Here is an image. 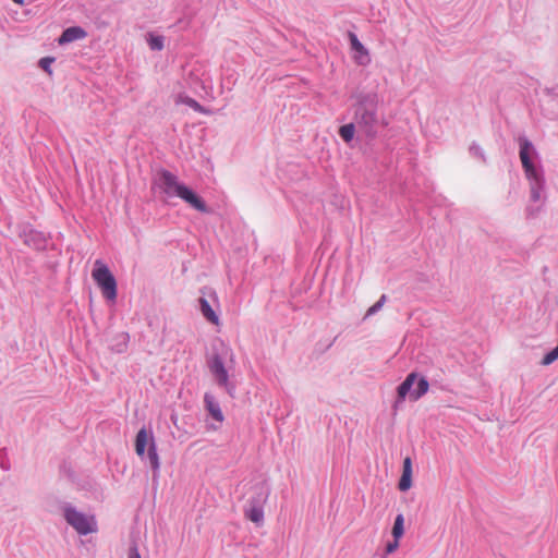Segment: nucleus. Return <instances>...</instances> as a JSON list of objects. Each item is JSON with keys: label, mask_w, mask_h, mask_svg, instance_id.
<instances>
[{"label": "nucleus", "mask_w": 558, "mask_h": 558, "mask_svg": "<svg viewBox=\"0 0 558 558\" xmlns=\"http://www.w3.org/2000/svg\"><path fill=\"white\" fill-rule=\"evenodd\" d=\"M156 186L165 194V199L179 197L189 204L192 208L207 213L206 203L193 190L182 183L173 173L162 170L156 180Z\"/></svg>", "instance_id": "f257e3e1"}, {"label": "nucleus", "mask_w": 558, "mask_h": 558, "mask_svg": "<svg viewBox=\"0 0 558 558\" xmlns=\"http://www.w3.org/2000/svg\"><path fill=\"white\" fill-rule=\"evenodd\" d=\"M377 98L374 95L361 97L354 108V123L357 131L368 138H374L380 124L377 114Z\"/></svg>", "instance_id": "f03ea898"}, {"label": "nucleus", "mask_w": 558, "mask_h": 558, "mask_svg": "<svg viewBox=\"0 0 558 558\" xmlns=\"http://www.w3.org/2000/svg\"><path fill=\"white\" fill-rule=\"evenodd\" d=\"M92 277L97 283L105 299L116 301L117 281L110 269L101 260L97 259L94 264Z\"/></svg>", "instance_id": "7ed1b4c3"}, {"label": "nucleus", "mask_w": 558, "mask_h": 558, "mask_svg": "<svg viewBox=\"0 0 558 558\" xmlns=\"http://www.w3.org/2000/svg\"><path fill=\"white\" fill-rule=\"evenodd\" d=\"M65 521L80 534L87 535L97 531L95 518L87 515L74 507L65 506L63 509Z\"/></svg>", "instance_id": "20e7f679"}, {"label": "nucleus", "mask_w": 558, "mask_h": 558, "mask_svg": "<svg viewBox=\"0 0 558 558\" xmlns=\"http://www.w3.org/2000/svg\"><path fill=\"white\" fill-rule=\"evenodd\" d=\"M148 447V460L155 474L158 473L160 468V461L157 453V447L154 437L148 430L143 427L138 430L135 439V451L137 456L143 457Z\"/></svg>", "instance_id": "39448f33"}, {"label": "nucleus", "mask_w": 558, "mask_h": 558, "mask_svg": "<svg viewBox=\"0 0 558 558\" xmlns=\"http://www.w3.org/2000/svg\"><path fill=\"white\" fill-rule=\"evenodd\" d=\"M207 366L218 386L223 387L232 396L234 386L229 381V373L225 367L223 357L219 353H214L207 360Z\"/></svg>", "instance_id": "423d86ee"}, {"label": "nucleus", "mask_w": 558, "mask_h": 558, "mask_svg": "<svg viewBox=\"0 0 558 558\" xmlns=\"http://www.w3.org/2000/svg\"><path fill=\"white\" fill-rule=\"evenodd\" d=\"M532 149V145L527 140H522L520 143V159L522 162V167L525 171V174L530 179L538 180L537 171L531 161L530 151Z\"/></svg>", "instance_id": "0eeeda50"}, {"label": "nucleus", "mask_w": 558, "mask_h": 558, "mask_svg": "<svg viewBox=\"0 0 558 558\" xmlns=\"http://www.w3.org/2000/svg\"><path fill=\"white\" fill-rule=\"evenodd\" d=\"M350 41L352 50L354 51L353 58L355 62L360 65L368 64L371 61L368 51L353 33L350 34Z\"/></svg>", "instance_id": "6e6552de"}, {"label": "nucleus", "mask_w": 558, "mask_h": 558, "mask_svg": "<svg viewBox=\"0 0 558 558\" xmlns=\"http://www.w3.org/2000/svg\"><path fill=\"white\" fill-rule=\"evenodd\" d=\"M204 403H205V409L207 410L209 415L218 423H222L225 420L223 413L220 409L218 401L215 399V397L211 393H209V392L205 393Z\"/></svg>", "instance_id": "1a4fd4ad"}, {"label": "nucleus", "mask_w": 558, "mask_h": 558, "mask_svg": "<svg viewBox=\"0 0 558 558\" xmlns=\"http://www.w3.org/2000/svg\"><path fill=\"white\" fill-rule=\"evenodd\" d=\"M87 36V33L80 26H72L63 31L58 39L59 45H65L78 39H83Z\"/></svg>", "instance_id": "9d476101"}, {"label": "nucleus", "mask_w": 558, "mask_h": 558, "mask_svg": "<svg viewBox=\"0 0 558 558\" xmlns=\"http://www.w3.org/2000/svg\"><path fill=\"white\" fill-rule=\"evenodd\" d=\"M412 484V461L410 457H407L403 461L402 475L399 481L398 487L401 492H405L411 487Z\"/></svg>", "instance_id": "9b49d317"}, {"label": "nucleus", "mask_w": 558, "mask_h": 558, "mask_svg": "<svg viewBox=\"0 0 558 558\" xmlns=\"http://www.w3.org/2000/svg\"><path fill=\"white\" fill-rule=\"evenodd\" d=\"M416 373L412 372L408 375L405 380L399 386L398 388V402L403 400L405 396L410 392L415 379H416Z\"/></svg>", "instance_id": "f8f14e48"}, {"label": "nucleus", "mask_w": 558, "mask_h": 558, "mask_svg": "<svg viewBox=\"0 0 558 558\" xmlns=\"http://www.w3.org/2000/svg\"><path fill=\"white\" fill-rule=\"evenodd\" d=\"M199 306H201L202 314L208 322L216 324V325L219 323V317L216 315V313L214 312V310L211 308V306L209 305L207 300L201 298Z\"/></svg>", "instance_id": "ddd939ff"}, {"label": "nucleus", "mask_w": 558, "mask_h": 558, "mask_svg": "<svg viewBox=\"0 0 558 558\" xmlns=\"http://www.w3.org/2000/svg\"><path fill=\"white\" fill-rule=\"evenodd\" d=\"M175 104H184V105L193 108L195 111H198L202 113H207V111L204 109V107H202L196 100H194L193 98H191L186 95L179 94L175 97Z\"/></svg>", "instance_id": "4468645a"}, {"label": "nucleus", "mask_w": 558, "mask_h": 558, "mask_svg": "<svg viewBox=\"0 0 558 558\" xmlns=\"http://www.w3.org/2000/svg\"><path fill=\"white\" fill-rule=\"evenodd\" d=\"M147 44L151 50L160 51L163 49L165 38L161 35L148 33L146 37Z\"/></svg>", "instance_id": "2eb2a0df"}, {"label": "nucleus", "mask_w": 558, "mask_h": 558, "mask_svg": "<svg viewBox=\"0 0 558 558\" xmlns=\"http://www.w3.org/2000/svg\"><path fill=\"white\" fill-rule=\"evenodd\" d=\"M356 129L357 128L354 122L344 124L339 129V135L345 143H350L354 137Z\"/></svg>", "instance_id": "dca6fc26"}, {"label": "nucleus", "mask_w": 558, "mask_h": 558, "mask_svg": "<svg viewBox=\"0 0 558 558\" xmlns=\"http://www.w3.org/2000/svg\"><path fill=\"white\" fill-rule=\"evenodd\" d=\"M25 243L37 250L45 247V239L37 232H29L25 238Z\"/></svg>", "instance_id": "f3484780"}, {"label": "nucleus", "mask_w": 558, "mask_h": 558, "mask_svg": "<svg viewBox=\"0 0 558 558\" xmlns=\"http://www.w3.org/2000/svg\"><path fill=\"white\" fill-rule=\"evenodd\" d=\"M246 517L254 523H262L263 522V519H264V512H263V509L258 506H252L247 511H246Z\"/></svg>", "instance_id": "a211bd4d"}, {"label": "nucleus", "mask_w": 558, "mask_h": 558, "mask_svg": "<svg viewBox=\"0 0 558 558\" xmlns=\"http://www.w3.org/2000/svg\"><path fill=\"white\" fill-rule=\"evenodd\" d=\"M403 524H404L403 515L398 514L395 520L392 531H391L393 538H400L403 535V532H404Z\"/></svg>", "instance_id": "6ab92c4d"}, {"label": "nucleus", "mask_w": 558, "mask_h": 558, "mask_svg": "<svg viewBox=\"0 0 558 558\" xmlns=\"http://www.w3.org/2000/svg\"><path fill=\"white\" fill-rule=\"evenodd\" d=\"M385 302H386V295H385V294H383V295L380 296V299H379V300H378L374 305H372V306L367 310L365 317L372 316V315H374L375 313H377V312L383 307V305L385 304Z\"/></svg>", "instance_id": "aec40b11"}, {"label": "nucleus", "mask_w": 558, "mask_h": 558, "mask_svg": "<svg viewBox=\"0 0 558 558\" xmlns=\"http://www.w3.org/2000/svg\"><path fill=\"white\" fill-rule=\"evenodd\" d=\"M53 62L52 58H43L39 61L40 68L46 71L47 73L51 74L50 64Z\"/></svg>", "instance_id": "412c9836"}, {"label": "nucleus", "mask_w": 558, "mask_h": 558, "mask_svg": "<svg viewBox=\"0 0 558 558\" xmlns=\"http://www.w3.org/2000/svg\"><path fill=\"white\" fill-rule=\"evenodd\" d=\"M399 546V538H393L392 542H389L387 545H386V548H385V555H390L392 554Z\"/></svg>", "instance_id": "4be33fe9"}, {"label": "nucleus", "mask_w": 558, "mask_h": 558, "mask_svg": "<svg viewBox=\"0 0 558 558\" xmlns=\"http://www.w3.org/2000/svg\"><path fill=\"white\" fill-rule=\"evenodd\" d=\"M128 558H142L140 553H138L136 544H133V545L130 546Z\"/></svg>", "instance_id": "5701e85b"}, {"label": "nucleus", "mask_w": 558, "mask_h": 558, "mask_svg": "<svg viewBox=\"0 0 558 558\" xmlns=\"http://www.w3.org/2000/svg\"><path fill=\"white\" fill-rule=\"evenodd\" d=\"M428 390V383L421 378V396L424 395Z\"/></svg>", "instance_id": "b1692460"}, {"label": "nucleus", "mask_w": 558, "mask_h": 558, "mask_svg": "<svg viewBox=\"0 0 558 558\" xmlns=\"http://www.w3.org/2000/svg\"><path fill=\"white\" fill-rule=\"evenodd\" d=\"M14 3L19 4V5H23L24 4V0H12Z\"/></svg>", "instance_id": "393cba45"}, {"label": "nucleus", "mask_w": 558, "mask_h": 558, "mask_svg": "<svg viewBox=\"0 0 558 558\" xmlns=\"http://www.w3.org/2000/svg\"><path fill=\"white\" fill-rule=\"evenodd\" d=\"M230 350L228 348H223V352L227 354Z\"/></svg>", "instance_id": "a878e982"}]
</instances>
